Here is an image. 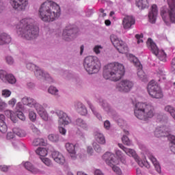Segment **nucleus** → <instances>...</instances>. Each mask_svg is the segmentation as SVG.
Returning a JSON list of instances; mask_svg holds the SVG:
<instances>
[{
    "label": "nucleus",
    "instance_id": "f257e3e1",
    "mask_svg": "<svg viewBox=\"0 0 175 175\" xmlns=\"http://www.w3.org/2000/svg\"><path fill=\"white\" fill-rule=\"evenodd\" d=\"M39 14L44 23H53L61 16V8L55 2L48 0L41 4Z\"/></svg>",
    "mask_w": 175,
    "mask_h": 175
},
{
    "label": "nucleus",
    "instance_id": "f03ea898",
    "mask_svg": "<svg viewBox=\"0 0 175 175\" xmlns=\"http://www.w3.org/2000/svg\"><path fill=\"white\" fill-rule=\"evenodd\" d=\"M17 33L27 40H32L39 36V28L33 25V19L24 18L17 26Z\"/></svg>",
    "mask_w": 175,
    "mask_h": 175
},
{
    "label": "nucleus",
    "instance_id": "7ed1b4c3",
    "mask_svg": "<svg viewBox=\"0 0 175 175\" xmlns=\"http://www.w3.org/2000/svg\"><path fill=\"white\" fill-rule=\"evenodd\" d=\"M124 75H125V68L120 63H111L104 68L103 77L105 80L111 79L112 81H118Z\"/></svg>",
    "mask_w": 175,
    "mask_h": 175
},
{
    "label": "nucleus",
    "instance_id": "20e7f679",
    "mask_svg": "<svg viewBox=\"0 0 175 175\" xmlns=\"http://www.w3.org/2000/svg\"><path fill=\"white\" fill-rule=\"evenodd\" d=\"M134 113L138 120L148 121V119L154 117L155 112L154 107L151 105H147L144 103H137L135 106Z\"/></svg>",
    "mask_w": 175,
    "mask_h": 175
},
{
    "label": "nucleus",
    "instance_id": "39448f33",
    "mask_svg": "<svg viewBox=\"0 0 175 175\" xmlns=\"http://www.w3.org/2000/svg\"><path fill=\"white\" fill-rule=\"evenodd\" d=\"M168 7L163 6L161 8V16L166 24L170 25L171 23H175V0H167Z\"/></svg>",
    "mask_w": 175,
    "mask_h": 175
},
{
    "label": "nucleus",
    "instance_id": "423d86ee",
    "mask_svg": "<svg viewBox=\"0 0 175 175\" xmlns=\"http://www.w3.org/2000/svg\"><path fill=\"white\" fill-rule=\"evenodd\" d=\"M83 66L89 75H94L99 72L100 61L96 56H88L84 59Z\"/></svg>",
    "mask_w": 175,
    "mask_h": 175
},
{
    "label": "nucleus",
    "instance_id": "0eeeda50",
    "mask_svg": "<svg viewBox=\"0 0 175 175\" xmlns=\"http://www.w3.org/2000/svg\"><path fill=\"white\" fill-rule=\"evenodd\" d=\"M102 158L106 162L107 165L112 168L116 174H121V170L120 167H117V165H118V159L116 157L114 154L107 152L103 155Z\"/></svg>",
    "mask_w": 175,
    "mask_h": 175
},
{
    "label": "nucleus",
    "instance_id": "6e6552de",
    "mask_svg": "<svg viewBox=\"0 0 175 175\" xmlns=\"http://www.w3.org/2000/svg\"><path fill=\"white\" fill-rule=\"evenodd\" d=\"M147 88L148 92L152 98H154L155 99H161V98H163V94L162 93L161 88L154 80H152L148 83Z\"/></svg>",
    "mask_w": 175,
    "mask_h": 175
},
{
    "label": "nucleus",
    "instance_id": "1a4fd4ad",
    "mask_svg": "<svg viewBox=\"0 0 175 175\" xmlns=\"http://www.w3.org/2000/svg\"><path fill=\"white\" fill-rule=\"evenodd\" d=\"M79 33V29L75 26H68L63 31L62 36L64 40L66 42H72L77 38Z\"/></svg>",
    "mask_w": 175,
    "mask_h": 175
},
{
    "label": "nucleus",
    "instance_id": "9d476101",
    "mask_svg": "<svg viewBox=\"0 0 175 175\" xmlns=\"http://www.w3.org/2000/svg\"><path fill=\"white\" fill-rule=\"evenodd\" d=\"M110 40L112 44L120 54L128 53V46L124 41L118 39V37L114 34L111 35Z\"/></svg>",
    "mask_w": 175,
    "mask_h": 175
},
{
    "label": "nucleus",
    "instance_id": "9b49d317",
    "mask_svg": "<svg viewBox=\"0 0 175 175\" xmlns=\"http://www.w3.org/2000/svg\"><path fill=\"white\" fill-rule=\"evenodd\" d=\"M147 44L149 46V49L151 50L152 53L158 57L160 61H166V53L164 51H159L158 46L152 39L148 38L147 40Z\"/></svg>",
    "mask_w": 175,
    "mask_h": 175
},
{
    "label": "nucleus",
    "instance_id": "f8f14e48",
    "mask_svg": "<svg viewBox=\"0 0 175 175\" xmlns=\"http://www.w3.org/2000/svg\"><path fill=\"white\" fill-rule=\"evenodd\" d=\"M133 88V82L129 80H122L116 86L117 91L123 94H128Z\"/></svg>",
    "mask_w": 175,
    "mask_h": 175
},
{
    "label": "nucleus",
    "instance_id": "ddd939ff",
    "mask_svg": "<svg viewBox=\"0 0 175 175\" xmlns=\"http://www.w3.org/2000/svg\"><path fill=\"white\" fill-rule=\"evenodd\" d=\"M10 3L15 10H25L28 5V0H10Z\"/></svg>",
    "mask_w": 175,
    "mask_h": 175
},
{
    "label": "nucleus",
    "instance_id": "4468645a",
    "mask_svg": "<svg viewBox=\"0 0 175 175\" xmlns=\"http://www.w3.org/2000/svg\"><path fill=\"white\" fill-rule=\"evenodd\" d=\"M154 135L156 137H168V140H170V136H174L170 135V133L163 126L157 128L154 131Z\"/></svg>",
    "mask_w": 175,
    "mask_h": 175
},
{
    "label": "nucleus",
    "instance_id": "2eb2a0df",
    "mask_svg": "<svg viewBox=\"0 0 175 175\" xmlns=\"http://www.w3.org/2000/svg\"><path fill=\"white\" fill-rule=\"evenodd\" d=\"M57 116L59 117V124L60 125H68L70 119L68 117V114L62 111L56 112Z\"/></svg>",
    "mask_w": 175,
    "mask_h": 175
},
{
    "label": "nucleus",
    "instance_id": "dca6fc26",
    "mask_svg": "<svg viewBox=\"0 0 175 175\" xmlns=\"http://www.w3.org/2000/svg\"><path fill=\"white\" fill-rule=\"evenodd\" d=\"M157 16H158V7L157 5L154 4L152 5L151 10L148 14L150 23L155 24V21H157Z\"/></svg>",
    "mask_w": 175,
    "mask_h": 175
},
{
    "label": "nucleus",
    "instance_id": "f3484780",
    "mask_svg": "<svg viewBox=\"0 0 175 175\" xmlns=\"http://www.w3.org/2000/svg\"><path fill=\"white\" fill-rule=\"evenodd\" d=\"M135 18L132 16H126L122 21V25L124 29H129L132 25H135Z\"/></svg>",
    "mask_w": 175,
    "mask_h": 175
},
{
    "label": "nucleus",
    "instance_id": "a211bd4d",
    "mask_svg": "<svg viewBox=\"0 0 175 175\" xmlns=\"http://www.w3.org/2000/svg\"><path fill=\"white\" fill-rule=\"evenodd\" d=\"M34 75L37 79H44V80H50L51 79L49 73L44 72L39 67L36 68V71H34Z\"/></svg>",
    "mask_w": 175,
    "mask_h": 175
},
{
    "label": "nucleus",
    "instance_id": "6ab92c4d",
    "mask_svg": "<svg viewBox=\"0 0 175 175\" xmlns=\"http://www.w3.org/2000/svg\"><path fill=\"white\" fill-rule=\"evenodd\" d=\"M22 103H23V105L29 106V107H35L36 109H37V107H39V104L36 103V100L29 97H24L23 98H22Z\"/></svg>",
    "mask_w": 175,
    "mask_h": 175
},
{
    "label": "nucleus",
    "instance_id": "aec40b11",
    "mask_svg": "<svg viewBox=\"0 0 175 175\" xmlns=\"http://www.w3.org/2000/svg\"><path fill=\"white\" fill-rule=\"evenodd\" d=\"M24 167L27 170L31 172V173H33V174H38V173H40V170L36 168V167H35L29 161L25 162L24 163Z\"/></svg>",
    "mask_w": 175,
    "mask_h": 175
},
{
    "label": "nucleus",
    "instance_id": "412c9836",
    "mask_svg": "<svg viewBox=\"0 0 175 175\" xmlns=\"http://www.w3.org/2000/svg\"><path fill=\"white\" fill-rule=\"evenodd\" d=\"M12 42V37L6 33L0 34V46H4V44H9Z\"/></svg>",
    "mask_w": 175,
    "mask_h": 175
},
{
    "label": "nucleus",
    "instance_id": "4be33fe9",
    "mask_svg": "<svg viewBox=\"0 0 175 175\" xmlns=\"http://www.w3.org/2000/svg\"><path fill=\"white\" fill-rule=\"evenodd\" d=\"M76 107L77 111H78V113H79V114H81V116H87V108L84 105H83V103H77L76 105Z\"/></svg>",
    "mask_w": 175,
    "mask_h": 175
},
{
    "label": "nucleus",
    "instance_id": "5701e85b",
    "mask_svg": "<svg viewBox=\"0 0 175 175\" xmlns=\"http://www.w3.org/2000/svg\"><path fill=\"white\" fill-rule=\"evenodd\" d=\"M135 5L139 9L143 10V9L148 8V0H135Z\"/></svg>",
    "mask_w": 175,
    "mask_h": 175
},
{
    "label": "nucleus",
    "instance_id": "b1692460",
    "mask_svg": "<svg viewBox=\"0 0 175 175\" xmlns=\"http://www.w3.org/2000/svg\"><path fill=\"white\" fill-rule=\"evenodd\" d=\"M118 147H120V148H122V150H123V151H124V152H126L127 155H131V157H135V155H136V152L135 151V150L126 148L125 146H124V145H122V144H118Z\"/></svg>",
    "mask_w": 175,
    "mask_h": 175
},
{
    "label": "nucleus",
    "instance_id": "393cba45",
    "mask_svg": "<svg viewBox=\"0 0 175 175\" xmlns=\"http://www.w3.org/2000/svg\"><path fill=\"white\" fill-rule=\"evenodd\" d=\"M75 124L77 125V126L83 128V129H88V124L81 118H77L75 121Z\"/></svg>",
    "mask_w": 175,
    "mask_h": 175
},
{
    "label": "nucleus",
    "instance_id": "a878e982",
    "mask_svg": "<svg viewBox=\"0 0 175 175\" xmlns=\"http://www.w3.org/2000/svg\"><path fill=\"white\" fill-rule=\"evenodd\" d=\"M95 139L99 144H105L106 143V139H105V136L103 134L97 133L95 135Z\"/></svg>",
    "mask_w": 175,
    "mask_h": 175
},
{
    "label": "nucleus",
    "instance_id": "bb28decb",
    "mask_svg": "<svg viewBox=\"0 0 175 175\" xmlns=\"http://www.w3.org/2000/svg\"><path fill=\"white\" fill-rule=\"evenodd\" d=\"M150 161L153 163L157 173H161V165H159V162H158L157 159L152 156L150 157Z\"/></svg>",
    "mask_w": 175,
    "mask_h": 175
},
{
    "label": "nucleus",
    "instance_id": "cd10ccee",
    "mask_svg": "<svg viewBox=\"0 0 175 175\" xmlns=\"http://www.w3.org/2000/svg\"><path fill=\"white\" fill-rule=\"evenodd\" d=\"M66 148L69 154H75L76 152V145H73V144H66Z\"/></svg>",
    "mask_w": 175,
    "mask_h": 175
},
{
    "label": "nucleus",
    "instance_id": "c85d7f7f",
    "mask_svg": "<svg viewBox=\"0 0 175 175\" xmlns=\"http://www.w3.org/2000/svg\"><path fill=\"white\" fill-rule=\"evenodd\" d=\"M36 110L39 114V116L44 120V121H46L48 118L47 112L45 111V110L43 109V107H41L40 109H38L36 108Z\"/></svg>",
    "mask_w": 175,
    "mask_h": 175
},
{
    "label": "nucleus",
    "instance_id": "c756f323",
    "mask_svg": "<svg viewBox=\"0 0 175 175\" xmlns=\"http://www.w3.org/2000/svg\"><path fill=\"white\" fill-rule=\"evenodd\" d=\"M47 149L46 148H38L36 150V153L37 155H40V157H46L48 154Z\"/></svg>",
    "mask_w": 175,
    "mask_h": 175
},
{
    "label": "nucleus",
    "instance_id": "7c9ffc66",
    "mask_svg": "<svg viewBox=\"0 0 175 175\" xmlns=\"http://www.w3.org/2000/svg\"><path fill=\"white\" fill-rule=\"evenodd\" d=\"M88 105H89V107L91 109L94 116H96V117L100 121V120H102V116L100 113L96 111V109H95V107H93L92 104H91L90 102H88Z\"/></svg>",
    "mask_w": 175,
    "mask_h": 175
},
{
    "label": "nucleus",
    "instance_id": "2f4dec72",
    "mask_svg": "<svg viewBox=\"0 0 175 175\" xmlns=\"http://www.w3.org/2000/svg\"><path fill=\"white\" fill-rule=\"evenodd\" d=\"M13 132L14 135H16V136H18L19 137H25V135H27L25 131L21 130L19 128H14Z\"/></svg>",
    "mask_w": 175,
    "mask_h": 175
},
{
    "label": "nucleus",
    "instance_id": "473e14b6",
    "mask_svg": "<svg viewBox=\"0 0 175 175\" xmlns=\"http://www.w3.org/2000/svg\"><path fill=\"white\" fill-rule=\"evenodd\" d=\"M49 140L52 143H58L59 142V135L58 134H50L48 136Z\"/></svg>",
    "mask_w": 175,
    "mask_h": 175
},
{
    "label": "nucleus",
    "instance_id": "72a5a7b5",
    "mask_svg": "<svg viewBox=\"0 0 175 175\" xmlns=\"http://www.w3.org/2000/svg\"><path fill=\"white\" fill-rule=\"evenodd\" d=\"M16 77H14L12 74H8L6 77V83H9L10 84H16Z\"/></svg>",
    "mask_w": 175,
    "mask_h": 175
},
{
    "label": "nucleus",
    "instance_id": "f704fd0d",
    "mask_svg": "<svg viewBox=\"0 0 175 175\" xmlns=\"http://www.w3.org/2000/svg\"><path fill=\"white\" fill-rule=\"evenodd\" d=\"M100 103H101V106L105 111H110L111 110V107L106 100H102L100 101Z\"/></svg>",
    "mask_w": 175,
    "mask_h": 175
},
{
    "label": "nucleus",
    "instance_id": "c9c22d12",
    "mask_svg": "<svg viewBox=\"0 0 175 175\" xmlns=\"http://www.w3.org/2000/svg\"><path fill=\"white\" fill-rule=\"evenodd\" d=\"M33 146H46V142H44V140L43 139L37 138L33 141Z\"/></svg>",
    "mask_w": 175,
    "mask_h": 175
},
{
    "label": "nucleus",
    "instance_id": "e433bc0d",
    "mask_svg": "<svg viewBox=\"0 0 175 175\" xmlns=\"http://www.w3.org/2000/svg\"><path fill=\"white\" fill-rule=\"evenodd\" d=\"M165 111H167L168 113H170V114L172 116V117H173V118H174V120H175V109H174V107H173L170 105H167L165 107Z\"/></svg>",
    "mask_w": 175,
    "mask_h": 175
},
{
    "label": "nucleus",
    "instance_id": "4c0bfd02",
    "mask_svg": "<svg viewBox=\"0 0 175 175\" xmlns=\"http://www.w3.org/2000/svg\"><path fill=\"white\" fill-rule=\"evenodd\" d=\"M170 142L171 143L170 150L172 151V152L175 154V136L174 135L170 137Z\"/></svg>",
    "mask_w": 175,
    "mask_h": 175
},
{
    "label": "nucleus",
    "instance_id": "58836bf2",
    "mask_svg": "<svg viewBox=\"0 0 175 175\" xmlns=\"http://www.w3.org/2000/svg\"><path fill=\"white\" fill-rule=\"evenodd\" d=\"M132 157L135 160V162H137V163H138L139 166H140L141 167H143V166H146V162L140 160V159L139 158L137 154H136V153H135V156H132Z\"/></svg>",
    "mask_w": 175,
    "mask_h": 175
},
{
    "label": "nucleus",
    "instance_id": "ea45409f",
    "mask_svg": "<svg viewBox=\"0 0 175 175\" xmlns=\"http://www.w3.org/2000/svg\"><path fill=\"white\" fill-rule=\"evenodd\" d=\"M48 92L49 94H51L52 95H55V96H59L58 95V89L54 86H51L48 89Z\"/></svg>",
    "mask_w": 175,
    "mask_h": 175
},
{
    "label": "nucleus",
    "instance_id": "a19ab883",
    "mask_svg": "<svg viewBox=\"0 0 175 175\" xmlns=\"http://www.w3.org/2000/svg\"><path fill=\"white\" fill-rule=\"evenodd\" d=\"M122 142L125 146H131L132 144V142L126 135H123L122 137Z\"/></svg>",
    "mask_w": 175,
    "mask_h": 175
},
{
    "label": "nucleus",
    "instance_id": "79ce46f5",
    "mask_svg": "<svg viewBox=\"0 0 175 175\" xmlns=\"http://www.w3.org/2000/svg\"><path fill=\"white\" fill-rule=\"evenodd\" d=\"M8 76V72L3 70H0V79L3 83H6V77Z\"/></svg>",
    "mask_w": 175,
    "mask_h": 175
},
{
    "label": "nucleus",
    "instance_id": "37998d69",
    "mask_svg": "<svg viewBox=\"0 0 175 175\" xmlns=\"http://www.w3.org/2000/svg\"><path fill=\"white\" fill-rule=\"evenodd\" d=\"M56 163H58L59 165H61L62 166L65 165L66 160H65V157L64 155H60L59 157L55 161Z\"/></svg>",
    "mask_w": 175,
    "mask_h": 175
},
{
    "label": "nucleus",
    "instance_id": "c03bdc74",
    "mask_svg": "<svg viewBox=\"0 0 175 175\" xmlns=\"http://www.w3.org/2000/svg\"><path fill=\"white\" fill-rule=\"evenodd\" d=\"M60 155H62V154H61L57 150L53 151L51 152V157L53 161H55V162L57 161V159L59 157Z\"/></svg>",
    "mask_w": 175,
    "mask_h": 175
},
{
    "label": "nucleus",
    "instance_id": "a18cd8bd",
    "mask_svg": "<svg viewBox=\"0 0 175 175\" xmlns=\"http://www.w3.org/2000/svg\"><path fill=\"white\" fill-rule=\"evenodd\" d=\"M0 132L1 133H6L8 132V126L5 122L0 123Z\"/></svg>",
    "mask_w": 175,
    "mask_h": 175
},
{
    "label": "nucleus",
    "instance_id": "49530a36",
    "mask_svg": "<svg viewBox=\"0 0 175 175\" xmlns=\"http://www.w3.org/2000/svg\"><path fill=\"white\" fill-rule=\"evenodd\" d=\"M26 68L29 70H35L36 71V68H38V66H37L36 65H35V64H33L32 63H28L26 65Z\"/></svg>",
    "mask_w": 175,
    "mask_h": 175
},
{
    "label": "nucleus",
    "instance_id": "de8ad7c7",
    "mask_svg": "<svg viewBox=\"0 0 175 175\" xmlns=\"http://www.w3.org/2000/svg\"><path fill=\"white\" fill-rule=\"evenodd\" d=\"M16 113L18 119L19 118L21 121H25V116H24L23 111H16Z\"/></svg>",
    "mask_w": 175,
    "mask_h": 175
},
{
    "label": "nucleus",
    "instance_id": "09e8293b",
    "mask_svg": "<svg viewBox=\"0 0 175 175\" xmlns=\"http://www.w3.org/2000/svg\"><path fill=\"white\" fill-rule=\"evenodd\" d=\"M29 118L33 122L36 120V113L32 111H29Z\"/></svg>",
    "mask_w": 175,
    "mask_h": 175
},
{
    "label": "nucleus",
    "instance_id": "8fccbe9b",
    "mask_svg": "<svg viewBox=\"0 0 175 175\" xmlns=\"http://www.w3.org/2000/svg\"><path fill=\"white\" fill-rule=\"evenodd\" d=\"M12 95V92L9 90H2V96H4V98H9Z\"/></svg>",
    "mask_w": 175,
    "mask_h": 175
},
{
    "label": "nucleus",
    "instance_id": "3c124183",
    "mask_svg": "<svg viewBox=\"0 0 175 175\" xmlns=\"http://www.w3.org/2000/svg\"><path fill=\"white\" fill-rule=\"evenodd\" d=\"M5 61L8 65H13V64H14V59L12 56H7L5 57Z\"/></svg>",
    "mask_w": 175,
    "mask_h": 175
},
{
    "label": "nucleus",
    "instance_id": "603ef678",
    "mask_svg": "<svg viewBox=\"0 0 175 175\" xmlns=\"http://www.w3.org/2000/svg\"><path fill=\"white\" fill-rule=\"evenodd\" d=\"M30 128L31 131H33V133H35L36 135H40V131H39V129L36 126H35V125L31 124L30 126Z\"/></svg>",
    "mask_w": 175,
    "mask_h": 175
},
{
    "label": "nucleus",
    "instance_id": "864d4df0",
    "mask_svg": "<svg viewBox=\"0 0 175 175\" xmlns=\"http://www.w3.org/2000/svg\"><path fill=\"white\" fill-rule=\"evenodd\" d=\"M10 118L11 121H12V122H14V124L17 123V121H18V119L17 118V115H16V113H12V115H11L10 116Z\"/></svg>",
    "mask_w": 175,
    "mask_h": 175
},
{
    "label": "nucleus",
    "instance_id": "5fc2aeb1",
    "mask_svg": "<svg viewBox=\"0 0 175 175\" xmlns=\"http://www.w3.org/2000/svg\"><path fill=\"white\" fill-rule=\"evenodd\" d=\"M135 38L137 40V44H138L139 43H143V40H142V38H143V33L136 34L135 35Z\"/></svg>",
    "mask_w": 175,
    "mask_h": 175
},
{
    "label": "nucleus",
    "instance_id": "6e6d98bb",
    "mask_svg": "<svg viewBox=\"0 0 175 175\" xmlns=\"http://www.w3.org/2000/svg\"><path fill=\"white\" fill-rule=\"evenodd\" d=\"M94 148L96 152H102V148H100V146L98 144H94Z\"/></svg>",
    "mask_w": 175,
    "mask_h": 175
},
{
    "label": "nucleus",
    "instance_id": "4d7b16f0",
    "mask_svg": "<svg viewBox=\"0 0 175 175\" xmlns=\"http://www.w3.org/2000/svg\"><path fill=\"white\" fill-rule=\"evenodd\" d=\"M42 162H44L46 166H51V160L49 158H44Z\"/></svg>",
    "mask_w": 175,
    "mask_h": 175
},
{
    "label": "nucleus",
    "instance_id": "13d9d810",
    "mask_svg": "<svg viewBox=\"0 0 175 175\" xmlns=\"http://www.w3.org/2000/svg\"><path fill=\"white\" fill-rule=\"evenodd\" d=\"M100 49H102L101 46L96 45L94 48V51L96 53V54H99L100 53V51L99 50Z\"/></svg>",
    "mask_w": 175,
    "mask_h": 175
},
{
    "label": "nucleus",
    "instance_id": "bf43d9fd",
    "mask_svg": "<svg viewBox=\"0 0 175 175\" xmlns=\"http://www.w3.org/2000/svg\"><path fill=\"white\" fill-rule=\"evenodd\" d=\"M59 132L61 133V135H63L65 136L66 135V129L64 127H59Z\"/></svg>",
    "mask_w": 175,
    "mask_h": 175
},
{
    "label": "nucleus",
    "instance_id": "052dcab7",
    "mask_svg": "<svg viewBox=\"0 0 175 175\" xmlns=\"http://www.w3.org/2000/svg\"><path fill=\"white\" fill-rule=\"evenodd\" d=\"M7 139H8V140H11V139H14V132H13V133H8V134H7Z\"/></svg>",
    "mask_w": 175,
    "mask_h": 175
},
{
    "label": "nucleus",
    "instance_id": "680f3d73",
    "mask_svg": "<svg viewBox=\"0 0 175 175\" xmlns=\"http://www.w3.org/2000/svg\"><path fill=\"white\" fill-rule=\"evenodd\" d=\"M5 107H6V104L0 98V110H3Z\"/></svg>",
    "mask_w": 175,
    "mask_h": 175
},
{
    "label": "nucleus",
    "instance_id": "e2e57ef3",
    "mask_svg": "<svg viewBox=\"0 0 175 175\" xmlns=\"http://www.w3.org/2000/svg\"><path fill=\"white\" fill-rule=\"evenodd\" d=\"M133 62L135 64V66H137L139 69H142V68H143V66H142V64L137 59H136V61H133Z\"/></svg>",
    "mask_w": 175,
    "mask_h": 175
},
{
    "label": "nucleus",
    "instance_id": "0e129e2a",
    "mask_svg": "<svg viewBox=\"0 0 175 175\" xmlns=\"http://www.w3.org/2000/svg\"><path fill=\"white\" fill-rule=\"evenodd\" d=\"M104 126L105 129H110V122L109 120H106L104 122Z\"/></svg>",
    "mask_w": 175,
    "mask_h": 175
},
{
    "label": "nucleus",
    "instance_id": "69168bd1",
    "mask_svg": "<svg viewBox=\"0 0 175 175\" xmlns=\"http://www.w3.org/2000/svg\"><path fill=\"white\" fill-rule=\"evenodd\" d=\"M16 102H17V100H16V98H12L11 99L8 103L9 105H10L11 106H14V105H16Z\"/></svg>",
    "mask_w": 175,
    "mask_h": 175
},
{
    "label": "nucleus",
    "instance_id": "338daca9",
    "mask_svg": "<svg viewBox=\"0 0 175 175\" xmlns=\"http://www.w3.org/2000/svg\"><path fill=\"white\" fill-rule=\"evenodd\" d=\"M5 120L6 119L5 118V115L0 114V124H2L3 122H5Z\"/></svg>",
    "mask_w": 175,
    "mask_h": 175
},
{
    "label": "nucleus",
    "instance_id": "774afa93",
    "mask_svg": "<svg viewBox=\"0 0 175 175\" xmlns=\"http://www.w3.org/2000/svg\"><path fill=\"white\" fill-rule=\"evenodd\" d=\"M171 65H172V69H174V70H175V57L172 59Z\"/></svg>",
    "mask_w": 175,
    "mask_h": 175
}]
</instances>
